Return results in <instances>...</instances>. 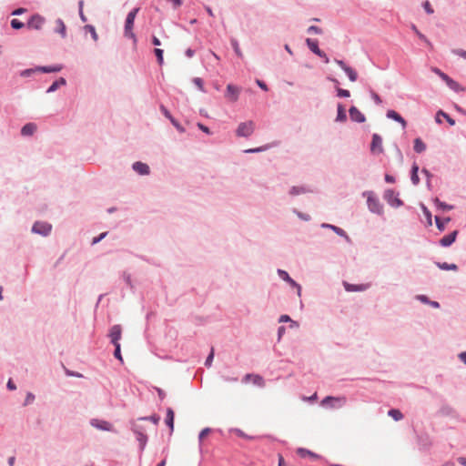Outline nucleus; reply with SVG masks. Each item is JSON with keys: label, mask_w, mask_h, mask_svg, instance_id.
I'll return each mask as SVG.
<instances>
[{"label": "nucleus", "mask_w": 466, "mask_h": 466, "mask_svg": "<svg viewBox=\"0 0 466 466\" xmlns=\"http://www.w3.org/2000/svg\"><path fill=\"white\" fill-rule=\"evenodd\" d=\"M138 11H139L138 7L130 11L127 15L126 22H125L124 35L126 37L133 39L134 43L137 42V38H136V35L133 32V27H134V22H135V19H136V16L137 15Z\"/></svg>", "instance_id": "nucleus-1"}, {"label": "nucleus", "mask_w": 466, "mask_h": 466, "mask_svg": "<svg viewBox=\"0 0 466 466\" xmlns=\"http://www.w3.org/2000/svg\"><path fill=\"white\" fill-rule=\"evenodd\" d=\"M131 431L136 435L137 441L139 443L140 453H143V451L147 446V441H148V437L145 433L144 427L141 425H137L135 422H132L131 423Z\"/></svg>", "instance_id": "nucleus-2"}, {"label": "nucleus", "mask_w": 466, "mask_h": 466, "mask_svg": "<svg viewBox=\"0 0 466 466\" xmlns=\"http://www.w3.org/2000/svg\"><path fill=\"white\" fill-rule=\"evenodd\" d=\"M345 397L327 396L321 400V405L331 409H339L346 403Z\"/></svg>", "instance_id": "nucleus-3"}, {"label": "nucleus", "mask_w": 466, "mask_h": 466, "mask_svg": "<svg viewBox=\"0 0 466 466\" xmlns=\"http://www.w3.org/2000/svg\"><path fill=\"white\" fill-rule=\"evenodd\" d=\"M52 225L45 221H35L32 227V232L46 237L51 233Z\"/></svg>", "instance_id": "nucleus-4"}, {"label": "nucleus", "mask_w": 466, "mask_h": 466, "mask_svg": "<svg viewBox=\"0 0 466 466\" xmlns=\"http://www.w3.org/2000/svg\"><path fill=\"white\" fill-rule=\"evenodd\" d=\"M255 129V124L253 121H247L240 123L237 128V136L238 137H249Z\"/></svg>", "instance_id": "nucleus-5"}, {"label": "nucleus", "mask_w": 466, "mask_h": 466, "mask_svg": "<svg viewBox=\"0 0 466 466\" xmlns=\"http://www.w3.org/2000/svg\"><path fill=\"white\" fill-rule=\"evenodd\" d=\"M90 425L97 430L104 431H111L115 432L114 426L107 420H99V419H91Z\"/></svg>", "instance_id": "nucleus-6"}, {"label": "nucleus", "mask_w": 466, "mask_h": 466, "mask_svg": "<svg viewBox=\"0 0 466 466\" xmlns=\"http://www.w3.org/2000/svg\"><path fill=\"white\" fill-rule=\"evenodd\" d=\"M278 275L280 279H282L284 281L288 282L291 287H294L298 290V295H301V286L297 283L289 275V273L284 269H278Z\"/></svg>", "instance_id": "nucleus-7"}, {"label": "nucleus", "mask_w": 466, "mask_h": 466, "mask_svg": "<svg viewBox=\"0 0 466 466\" xmlns=\"http://www.w3.org/2000/svg\"><path fill=\"white\" fill-rule=\"evenodd\" d=\"M239 93H240L239 87H238L234 85L228 84L227 86L225 96L228 101L236 102L238 99Z\"/></svg>", "instance_id": "nucleus-8"}, {"label": "nucleus", "mask_w": 466, "mask_h": 466, "mask_svg": "<svg viewBox=\"0 0 466 466\" xmlns=\"http://www.w3.org/2000/svg\"><path fill=\"white\" fill-rule=\"evenodd\" d=\"M122 335V328L120 325L116 324L111 327L109 330L108 337L110 338L111 343L114 344H120L119 340L121 339Z\"/></svg>", "instance_id": "nucleus-9"}, {"label": "nucleus", "mask_w": 466, "mask_h": 466, "mask_svg": "<svg viewBox=\"0 0 466 466\" xmlns=\"http://www.w3.org/2000/svg\"><path fill=\"white\" fill-rule=\"evenodd\" d=\"M370 151L372 154H381L383 152L382 138L378 134L372 136Z\"/></svg>", "instance_id": "nucleus-10"}, {"label": "nucleus", "mask_w": 466, "mask_h": 466, "mask_svg": "<svg viewBox=\"0 0 466 466\" xmlns=\"http://www.w3.org/2000/svg\"><path fill=\"white\" fill-rule=\"evenodd\" d=\"M45 24V18L40 15H34L27 23V26L31 29L39 30Z\"/></svg>", "instance_id": "nucleus-11"}, {"label": "nucleus", "mask_w": 466, "mask_h": 466, "mask_svg": "<svg viewBox=\"0 0 466 466\" xmlns=\"http://www.w3.org/2000/svg\"><path fill=\"white\" fill-rule=\"evenodd\" d=\"M458 234H459L458 230H453L452 232L449 233L448 235L442 237L439 241L440 245L444 248H448V247L451 246L455 242Z\"/></svg>", "instance_id": "nucleus-12"}, {"label": "nucleus", "mask_w": 466, "mask_h": 466, "mask_svg": "<svg viewBox=\"0 0 466 466\" xmlns=\"http://www.w3.org/2000/svg\"><path fill=\"white\" fill-rule=\"evenodd\" d=\"M335 62L344 70L351 82H355L357 80L358 74L353 68L348 66L342 60L336 59Z\"/></svg>", "instance_id": "nucleus-13"}, {"label": "nucleus", "mask_w": 466, "mask_h": 466, "mask_svg": "<svg viewBox=\"0 0 466 466\" xmlns=\"http://www.w3.org/2000/svg\"><path fill=\"white\" fill-rule=\"evenodd\" d=\"M438 415L441 417H456V410L449 404L443 403L438 410Z\"/></svg>", "instance_id": "nucleus-14"}, {"label": "nucleus", "mask_w": 466, "mask_h": 466, "mask_svg": "<svg viewBox=\"0 0 466 466\" xmlns=\"http://www.w3.org/2000/svg\"><path fill=\"white\" fill-rule=\"evenodd\" d=\"M350 116L352 121L358 123H362L365 121L364 115L356 106H351L350 108Z\"/></svg>", "instance_id": "nucleus-15"}, {"label": "nucleus", "mask_w": 466, "mask_h": 466, "mask_svg": "<svg viewBox=\"0 0 466 466\" xmlns=\"http://www.w3.org/2000/svg\"><path fill=\"white\" fill-rule=\"evenodd\" d=\"M321 228H329L332 231H334L338 236L343 237L347 240H350V237L348 236L346 231L344 229H342L341 228H339L337 226H334V225H331V224H328V223H322L321 224Z\"/></svg>", "instance_id": "nucleus-16"}, {"label": "nucleus", "mask_w": 466, "mask_h": 466, "mask_svg": "<svg viewBox=\"0 0 466 466\" xmlns=\"http://www.w3.org/2000/svg\"><path fill=\"white\" fill-rule=\"evenodd\" d=\"M297 454L300 458H306L307 456L310 457L313 461L319 460L321 458L320 455L314 453L313 451L306 449V448H298Z\"/></svg>", "instance_id": "nucleus-17"}, {"label": "nucleus", "mask_w": 466, "mask_h": 466, "mask_svg": "<svg viewBox=\"0 0 466 466\" xmlns=\"http://www.w3.org/2000/svg\"><path fill=\"white\" fill-rule=\"evenodd\" d=\"M174 419H175V412H174L173 409L167 408L165 422H166L167 426L168 427L170 433H172L174 431Z\"/></svg>", "instance_id": "nucleus-18"}, {"label": "nucleus", "mask_w": 466, "mask_h": 466, "mask_svg": "<svg viewBox=\"0 0 466 466\" xmlns=\"http://www.w3.org/2000/svg\"><path fill=\"white\" fill-rule=\"evenodd\" d=\"M132 167L139 175H148L150 171L149 167L140 161L135 162Z\"/></svg>", "instance_id": "nucleus-19"}, {"label": "nucleus", "mask_w": 466, "mask_h": 466, "mask_svg": "<svg viewBox=\"0 0 466 466\" xmlns=\"http://www.w3.org/2000/svg\"><path fill=\"white\" fill-rule=\"evenodd\" d=\"M306 43H307L309 48L314 54H316L319 56H325V53L319 48L318 41L317 40H313V39L308 38L306 40Z\"/></svg>", "instance_id": "nucleus-20"}, {"label": "nucleus", "mask_w": 466, "mask_h": 466, "mask_svg": "<svg viewBox=\"0 0 466 466\" xmlns=\"http://www.w3.org/2000/svg\"><path fill=\"white\" fill-rule=\"evenodd\" d=\"M384 198L389 204H402L399 199L398 195L390 189L385 192Z\"/></svg>", "instance_id": "nucleus-21"}, {"label": "nucleus", "mask_w": 466, "mask_h": 466, "mask_svg": "<svg viewBox=\"0 0 466 466\" xmlns=\"http://www.w3.org/2000/svg\"><path fill=\"white\" fill-rule=\"evenodd\" d=\"M387 116L390 119H393V120L399 122L402 126L403 128L406 127L407 123H406L405 119L396 111L389 110L387 112Z\"/></svg>", "instance_id": "nucleus-22"}, {"label": "nucleus", "mask_w": 466, "mask_h": 466, "mask_svg": "<svg viewBox=\"0 0 466 466\" xmlns=\"http://www.w3.org/2000/svg\"><path fill=\"white\" fill-rule=\"evenodd\" d=\"M450 221L451 218L449 217L441 218L440 216H435V224L440 231H444L446 224Z\"/></svg>", "instance_id": "nucleus-23"}, {"label": "nucleus", "mask_w": 466, "mask_h": 466, "mask_svg": "<svg viewBox=\"0 0 466 466\" xmlns=\"http://www.w3.org/2000/svg\"><path fill=\"white\" fill-rule=\"evenodd\" d=\"M417 299L424 304H428L434 309H439L441 307L438 301L431 300L426 295H418Z\"/></svg>", "instance_id": "nucleus-24"}, {"label": "nucleus", "mask_w": 466, "mask_h": 466, "mask_svg": "<svg viewBox=\"0 0 466 466\" xmlns=\"http://www.w3.org/2000/svg\"><path fill=\"white\" fill-rule=\"evenodd\" d=\"M435 265L441 270H453L457 271L459 269L458 266L456 264H449L447 262H439L436 261Z\"/></svg>", "instance_id": "nucleus-25"}, {"label": "nucleus", "mask_w": 466, "mask_h": 466, "mask_svg": "<svg viewBox=\"0 0 466 466\" xmlns=\"http://www.w3.org/2000/svg\"><path fill=\"white\" fill-rule=\"evenodd\" d=\"M36 130V126L34 123H28L22 127L21 133L23 136H31Z\"/></svg>", "instance_id": "nucleus-26"}, {"label": "nucleus", "mask_w": 466, "mask_h": 466, "mask_svg": "<svg viewBox=\"0 0 466 466\" xmlns=\"http://www.w3.org/2000/svg\"><path fill=\"white\" fill-rule=\"evenodd\" d=\"M443 116V117H446V120L447 122L451 125V126H454L455 125V120L452 119L449 115H447L445 112H443L442 110H439L436 114V117H435V120L437 123H441V120L440 118V116Z\"/></svg>", "instance_id": "nucleus-27"}, {"label": "nucleus", "mask_w": 466, "mask_h": 466, "mask_svg": "<svg viewBox=\"0 0 466 466\" xmlns=\"http://www.w3.org/2000/svg\"><path fill=\"white\" fill-rule=\"evenodd\" d=\"M346 119H347V116H346L345 107L343 106V105L339 104L338 105V115H337L336 121L344 122V121H346Z\"/></svg>", "instance_id": "nucleus-28"}, {"label": "nucleus", "mask_w": 466, "mask_h": 466, "mask_svg": "<svg viewBox=\"0 0 466 466\" xmlns=\"http://www.w3.org/2000/svg\"><path fill=\"white\" fill-rule=\"evenodd\" d=\"M388 415L396 421L400 420L403 418L402 412L398 409H390L388 411Z\"/></svg>", "instance_id": "nucleus-29"}, {"label": "nucleus", "mask_w": 466, "mask_h": 466, "mask_svg": "<svg viewBox=\"0 0 466 466\" xmlns=\"http://www.w3.org/2000/svg\"><path fill=\"white\" fill-rule=\"evenodd\" d=\"M56 31L59 33L63 37L66 36V25L61 19L56 21Z\"/></svg>", "instance_id": "nucleus-30"}, {"label": "nucleus", "mask_w": 466, "mask_h": 466, "mask_svg": "<svg viewBox=\"0 0 466 466\" xmlns=\"http://www.w3.org/2000/svg\"><path fill=\"white\" fill-rule=\"evenodd\" d=\"M426 149V145L423 143V141L420 138H416L414 140V150L417 153H421Z\"/></svg>", "instance_id": "nucleus-31"}, {"label": "nucleus", "mask_w": 466, "mask_h": 466, "mask_svg": "<svg viewBox=\"0 0 466 466\" xmlns=\"http://www.w3.org/2000/svg\"><path fill=\"white\" fill-rule=\"evenodd\" d=\"M344 287L347 291H362L364 290L363 285H355L344 282Z\"/></svg>", "instance_id": "nucleus-32"}, {"label": "nucleus", "mask_w": 466, "mask_h": 466, "mask_svg": "<svg viewBox=\"0 0 466 466\" xmlns=\"http://www.w3.org/2000/svg\"><path fill=\"white\" fill-rule=\"evenodd\" d=\"M62 69L61 66H42L37 68L38 71H41L43 73H52V72H58Z\"/></svg>", "instance_id": "nucleus-33"}, {"label": "nucleus", "mask_w": 466, "mask_h": 466, "mask_svg": "<svg viewBox=\"0 0 466 466\" xmlns=\"http://www.w3.org/2000/svg\"><path fill=\"white\" fill-rule=\"evenodd\" d=\"M233 431L237 434V436H238L239 438H243V439H246V440H255V439H258V437H255V436H250V435H248L246 434L242 430L240 429H234Z\"/></svg>", "instance_id": "nucleus-34"}, {"label": "nucleus", "mask_w": 466, "mask_h": 466, "mask_svg": "<svg viewBox=\"0 0 466 466\" xmlns=\"http://www.w3.org/2000/svg\"><path fill=\"white\" fill-rule=\"evenodd\" d=\"M279 322H290V328L298 327V323L291 319V318L289 315H281L279 319Z\"/></svg>", "instance_id": "nucleus-35"}, {"label": "nucleus", "mask_w": 466, "mask_h": 466, "mask_svg": "<svg viewBox=\"0 0 466 466\" xmlns=\"http://www.w3.org/2000/svg\"><path fill=\"white\" fill-rule=\"evenodd\" d=\"M418 170L419 167L417 165H413L412 171H411V181L414 185H417L420 181L419 176H418Z\"/></svg>", "instance_id": "nucleus-36"}, {"label": "nucleus", "mask_w": 466, "mask_h": 466, "mask_svg": "<svg viewBox=\"0 0 466 466\" xmlns=\"http://www.w3.org/2000/svg\"><path fill=\"white\" fill-rule=\"evenodd\" d=\"M138 420H149L154 424H157L160 420V417L157 414H152L150 416L141 417Z\"/></svg>", "instance_id": "nucleus-37"}, {"label": "nucleus", "mask_w": 466, "mask_h": 466, "mask_svg": "<svg viewBox=\"0 0 466 466\" xmlns=\"http://www.w3.org/2000/svg\"><path fill=\"white\" fill-rule=\"evenodd\" d=\"M446 84L449 86V87H451V89H453L455 91H461V90H463L460 86V85L456 81L451 79V77L448 78V80L446 81Z\"/></svg>", "instance_id": "nucleus-38"}, {"label": "nucleus", "mask_w": 466, "mask_h": 466, "mask_svg": "<svg viewBox=\"0 0 466 466\" xmlns=\"http://www.w3.org/2000/svg\"><path fill=\"white\" fill-rule=\"evenodd\" d=\"M212 431V429L210 428H204L198 434V442L199 446H201L202 441L205 437H207L210 432Z\"/></svg>", "instance_id": "nucleus-39"}, {"label": "nucleus", "mask_w": 466, "mask_h": 466, "mask_svg": "<svg viewBox=\"0 0 466 466\" xmlns=\"http://www.w3.org/2000/svg\"><path fill=\"white\" fill-rule=\"evenodd\" d=\"M115 350H114V357L118 360L121 363H123V358L121 354V346L120 344H114Z\"/></svg>", "instance_id": "nucleus-40"}, {"label": "nucleus", "mask_w": 466, "mask_h": 466, "mask_svg": "<svg viewBox=\"0 0 466 466\" xmlns=\"http://www.w3.org/2000/svg\"><path fill=\"white\" fill-rule=\"evenodd\" d=\"M85 30H86V31H87V32H89V33L91 34V36H92V38H93V40H94L95 42H96V41L98 40V35H97V34H96V29H95V27H94L93 25H86L85 26Z\"/></svg>", "instance_id": "nucleus-41"}, {"label": "nucleus", "mask_w": 466, "mask_h": 466, "mask_svg": "<svg viewBox=\"0 0 466 466\" xmlns=\"http://www.w3.org/2000/svg\"><path fill=\"white\" fill-rule=\"evenodd\" d=\"M370 212L381 216L383 214V206H368Z\"/></svg>", "instance_id": "nucleus-42"}, {"label": "nucleus", "mask_w": 466, "mask_h": 466, "mask_svg": "<svg viewBox=\"0 0 466 466\" xmlns=\"http://www.w3.org/2000/svg\"><path fill=\"white\" fill-rule=\"evenodd\" d=\"M364 196L367 197V202L368 204H373L377 201L376 196L373 192L369 191L364 193Z\"/></svg>", "instance_id": "nucleus-43"}, {"label": "nucleus", "mask_w": 466, "mask_h": 466, "mask_svg": "<svg viewBox=\"0 0 466 466\" xmlns=\"http://www.w3.org/2000/svg\"><path fill=\"white\" fill-rule=\"evenodd\" d=\"M154 52H155V55H156V56H157V62H158V64L161 66V65L163 64V62H164V58H163V50H162V49H160V48H156V49L154 50Z\"/></svg>", "instance_id": "nucleus-44"}, {"label": "nucleus", "mask_w": 466, "mask_h": 466, "mask_svg": "<svg viewBox=\"0 0 466 466\" xmlns=\"http://www.w3.org/2000/svg\"><path fill=\"white\" fill-rule=\"evenodd\" d=\"M293 212L297 214V216L301 219V220H304V221H309L310 220V216L307 213H303V212H299L298 211L297 209H293Z\"/></svg>", "instance_id": "nucleus-45"}, {"label": "nucleus", "mask_w": 466, "mask_h": 466, "mask_svg": "<svg viewBox=\"0 0 466 466\" xmlns=\"http://www.w3.org/2000/svg\"><path fill=\"white\" fill-rule=\"evenodd\" d=\"M421 207V209L427 218V222L429 225H431V211L427 208V206H420Z\"/></svg>", "instance_id": "nucleus-46"}, {"label": "nucleus", "mask_w": 466, "mask_h": 466, "mask_svg": "<svg viewBox=\"0 0 466 466\" xmlns=\"http://www.w3.org/2000/svg\"><path fill=\"white\" fill-rule=\"evenodd\" d=\"M107 235V232H103L101 234H99L97 237H95L92 241H91V245H96L97 243H99L102 239H104Z\"/></svg>", "instance_id": "nucleus-47"}, {"label": "nucleus", "mask_w": 466, "mask_h": 466, "mask_svg": "<svg viewBox=\"0 0 466 466\" xmlns=\"http://www.w3.org/2000/svg\"><path fill=\"white\" fill-rule=\"evenodd\" d=\"M213 359H214V350L211 349L210 353L208 354V356L207 357V359L205 360V366L209 368L212 365Z\"/></svg>", "instance_id": "nucleus-48"}, {"label": "nucleus", "mask_w": 466, "mask_h": 466, "mask_svg": "<svg viewBox=\"0 0 466 466\" xmlns=\"http://www.w3.org/2000/svg\"><path fill=\"white\" fill-rule=\"evenodd\" d=\"M35 395L32 392H27L25 402L23 403L24 406H27L30 403H32L35 400Z\"/></svg>", "instance_id": "nucleus-49"}, {"label": "nucleus", "mask_w": 466, "mask_h": 466, "mask_svg": "<svg viewBox=\"0 0 466 466\" xmlns=\"http://www.w3.org/2000/svg\"><path fill=\"white\" fill-rule=\"evenodd\" d=\"M11 26L14 28V29H21L22 27H24V23H22L21 21H19L18 19H13L11 21Z\"/></svg>", "instance_id": "nucleus-50"}, {"label": "nucleus", "mask_w": 466, "mask_h": 466, "mask_svg": "<svg viewBox=\"0 0 466 466\" xmlns=\"http://www.w3.org/2000/svg\"><path fill=\"white\" fill-rule=\"evenodd\" d=\"M337 93H338V96L340 97H349L350 96V93L349 90L342 89L339 87L337 88Z\"/></svg>", "instance_id": "nucleus-51"}, {"label": "nucleus", "mask_w": 466, "mask_h": 466, "mask_svg": "<svg viewBox=\"0 0 466 466\" xmlns=\"http://www.w3.org/2000/svg\"><path fill=\"white\" fill-rule=\"evenodd\" d=\"M432 71L437 74L442 80H444L445 82L448 80V78L450 77L449 76H447L445 73L441 72L439 68H433Z\"/></svg>", "instance_id": "nucleus-52"}, {"label": "nucleus", "mask_w": 466, "mask_h": 466, "mask_svg": "<svg viewBox=\"0 0 466 466\" xmlns=\"http://www.w3.org/2000/svg\"><path fill=\"white\" fill-rule=\"evenodd\" d=\"M66 374L67 376H70V377H75V378H82L83 375L77 371H72V370H66Z\"/></svg>", "instance_id": "nucleus-53"}, {"label": "nucleus", "mask_w": 466, "mask_h": 466, "mask_svg": "<svg viewBox=\"0 0 466 466\" xmlns=\"http://www.w3.org/2000/svg\"><path fill=\"white\" fill-rule=\"evenodd\" d=\"M193 82L201 91H204L203 80L201 78L196 77V78L193 79Z\"/></svg>", "instance_id": "nucleus-54"}, {"label": "nucleus", "mask_w": 466, "mask_h": 466, "mask_svg": "<svg viewBox=\"0 0 466 466\" xmlns=\"http://www.w3.org/2000/svg\"><path fill=\"white\" fill-rule=\"evenodd\" d=\"M268 148V146H266V147H262L247 149V150H245V152L246 153H256V152H260V151L266 150Z\"/></svg>", "instance_id": "nucleus-55"}, {"label": "nucleus", "mask_w": 466, "mask_h": 466, "mask_svg": "<svg viewBox=\"0 0 466 466\" xmlns=\"http://www.w3.org/2000/svg\"><path fill=\"white\" fill-rule=\"evenodd\" d=\"M155 390H156L160 400H163L166 398V392L161 388H158V387H155Z\"/></svg>", "instance_id": "nucleus-56"}, {"label": "nucleus", "mask_w": 466, "mask_h": 466, "mask_svg": "<svg viewBox=\"0 0 466 466\" xmlns=\"http://www.w3.org/2000/svg\"><path fill=\"white\" fill-rule=\"evenodd\" d=\"M286 332V327L285 326H279L278 328V340L279 341L282 338V336L285 334Z\"/></svg>", "instance_id": "nucleus-57"}, {"label": "nucleus", "mask_w": 466, "mask_h": 466, "mask_svg": "<svg viewBox=\"0 0 466 466\" xmlns=\"http://www.w3.org/2000/svg\"><path fill=\"white\" fill-rule=\"evenodd\" d=\"M6 388L8 390H16V385L15 384V382L13 381L12 379H9L7 383H6Z\"/></svg>", "instance_id": "nucleus-58"}, {"label": "nucleus", "mask_w": 466, "mask_h": 466, "mask_svg": "<svg viewBox=\"0 0 466 466\" xmlns=\"http://www.w3.org/2000/svg\"><path fill=\"white\" fill-rule=\"evenodd\" d=\"M232 46H233V47H234V50H235L236 54H237L239 57H241V56H242V53H241V51H240V49H239V46H238V44L237 43V41L233 40V41H232Z\"/></svg>", "instance_id": "nucleus-59"}, {"label": "nucleus", "mask_w": 466, "mask_h": 466, "mask_svg": "<svg viewBox=\"0 0 466 466\" xmlns=\"http://www.w3.org/2000/svg\"><path fill=\"white\" fill-rule=\"evenodd\" d=\"M308 31L309 33H314V34H320L321 33V29L316 25H311L309 27Z\"/></svg>", "instance_id": "nucleus-60"}, {"label": "nucleus", "mask_w": 466, "mask_h": 466, "mask_svg": "<svg viewBox=\"0 0 466 466\" xmlns=\"http://www.w3.org/2000/svg\"><path fill=\"white\" fill-rule=\"evenodd\" d=\"M160 109L166 117H167L170 120H171V118H173V116H171L169 111L164 106H161Z\"/></svg>", "instance_id": "nucleus-61"}, {"label": "nucleus", "mask_w": 466, "mask_h": 466, "mask_svg": "<svg viewBox=\"0 0 466 466\" xmlns=\"http://www.w3.org/2000/svg\"><path fill=\"white\" fill-rule=\"evenodd\" d=\"M170 121L177 127V129L178 131L184 132V128L179 125V123L175 118H171Z\"/></svg>", "instance_id": "nucleus-62"}, {"label": "nucleus", "mask_w": 466, "mask_h": 466, "mask_svg": "<svg viewBox=\"0 0 466 466\" xmlns=\"http://www.w3.org/2000/svg\"><path fill=\"white\" fill-rule=\"evenodd\" d=\"M424 6V9L425 11L428 13V14H432L433 13V9L431 8L430 3L428 1H426L423 5Z\"/></svg>", "instance_id": "nucleus-63"}, {"label": "nucleus", "mask_w": 466, "mask_h": 466, "mask_svg": "<svg viewBox=\"0 0 466 466\" xmlns=\"http://www.w3.org/2000/svg\"><path fill=\"white\" fill-rule=\"evenodd\" d=\"M458 357L466 365V351L461 352Z\"/></svg>", "instance_id": "nucleus-64"}]
</instances>
